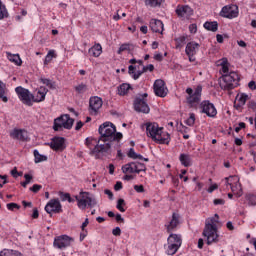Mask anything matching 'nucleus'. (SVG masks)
<instances>
[{"instance_id": "nucleus-1", "label": "nucleus", "mask_w": 256, "mask_h": 256, "mask_svg": "<svg viewBox=\"0 0 256 256\" xmlns=\"http://www.w3.org/2000/svg\"><path fill=\"white\" fill-rule=\"evenodd\" d=\"M98 131L101 138L92 150V155H94L96 159H103V157H109V155H111V143L107 141H121L123 134L117 132L115 124L111 122H105L100 125Z\"/></svg>"}, {"instance_id": "nucleus-2", "label": "nucleus", "mask_w": 256, "mask_h": 256, "mask_svg": "<svg viewBox=\"0 0 256 256\" xmlns=\"http://www.w3.org/2000/svg\"><path fill=\"white\" fill-rule=\"evenodd\" d=\"M145 125L147 137H151L153 141L160 145H169L171 136L169 133L163 132V128L159 127V124L155 122H148Z\"/></svg>"}, {"instance_id": "nucleus-3", "label": "nucleus", "mask_w": 256, "mask_h": 256, "mask_svg": "<svg viewBox=\"0 0 256 256\" xmlns=\"http://www.w3.org/2000/svg\"><path fill=\"white\" fill-rule=\"evenodd\" d=\"M217 223H219V214L208 218L203 230V237H206L207 245L219 242V234H217Z\"/></svg>"}, {"instance_id": "nucleus-4", "label": "nucleus", "mask_w": 256, "mask_h": 256, "mask_svg": "<svg viewBox=\"0 0 256 256\" xmlns=\"http://www.w3.org/2000/svg\"><path fill=\"white\" fill-rule=\"evenodd\" d=\"M239 74L237 72H230L229 74H224L220 78V87L224 91H231L238 87L239 85Z\"/></svg>"}, {"instance_id": "nucleus-5", "label": "nucleus", "mask_w": 256, "mask_h": 256, "mask_svg": "<svg viewBox=\"0 0 256 256\" xmlns=\"http://www.w3.org/2000/svg\"><path fill=\"white\" fill-rule=\"evenodd\" d=\"M75 199L77 201L78 207L85 211V209L88 207L92 209V207H95L97 205V199L91 195L89 192H80L79 196H75Z\"/></svg>"}, {"instance_id": "nucleus-6", "label": "nucleus", "mask_w": 256, "mask_h": 256, "mask_svg": "<svg viewBox=\"0 0 256 256\" xmlns=\"http://www.w3.org/2000/svg\"><path fill=\"white\" fill-rule=\"evenodd\" d=\"M75 120L69 116V114L61 115L54 120V131H63L64 129H71Z\"/></svg>"}, {"instance_id": "nucleus-7", "label": "nucleus", "mask_w": 256, "mask_h": 256, "mask_svg": "<svg viewBox=\"0 0 256 256\" xmlns=\"http://www.w3.org/2000/svg\"><path fill=\"white\" fill-rule=\"evenodd\" d=\"M16 94L18 95V98L24 105H28V107H31L33 105V100L35 99V96L31 94V92L23 88L21 86H18L15 88Z\"/></svg>"}, {"instance_id": "nucleus-8", "label": "nucleus", "mask_w": 256, "mask_h": 256, "mask_svg": "<svg viewBox=\"0 0 256 256\" xmlns=\"http://www.w3.org/2000/svg\"><path fill=\"white\" fill-rule=\"evenodd\" d=\"M147 93L139 94L134 101V109L138 113H149V105L147 104Z\"/></svg>"}, {"instance_id": "nucleus-9", "label": "nucleus", "mask_w": 256, "mask_h": 256, "mask_svg": "<svg viewBox=\"0 0 256 256\" xmlns=\"http://www.w3.org/2000/svg\"><path fill=\"white\" fill-rule=\"evenodd\" d=\"M73 241H75V239L67 235L58 236L54 239V247H56V249H65L66 247H70Z\"/></svg>"}, {"instance_id": "nucleus-10", "label": "nucleus", "mask_w": 256, "mask_h": 256, "mask_svg": "<svg viewBox=\"0 0 256 256\" xmlns=\"http://www.w3.org/2000/svg\"><path fill=\"white\" fill-rule=\"evenodd\" d=\"M202 86H197L193 95L187 97V103L190 107L197 109L199 101H201Z\"/></svg>"}, {"instance_id": "nucleus-11", "label": "nucleus", "mask_w": 256, "mask_h": 256, "mask_svg": "<svg viewBox=\"0 0 256 256\" xmlns=\"http://www.w3.org/2000/svg\"><path fill=\"white\" fill-rule=\"evenodd\" d=\"M45 211L49 215H51V213H62L63 209L61 206V202H59V199L50 200L45 206Z\"/></svg>"}, {"instance_id": "nucleus-12", "label": "nucleus", "mask_w": 256, "mask_h": 256, "mask_svg": "<svg viewBox=\"0 0 256 256\" xmlns=\"http://www.w3.org/2000/svg\"><path fill=\"white\" fill-rule=\"evenodd\" d=\"M169 90L165 87V81L158 79L154 82V93L157 97H167Z\"/></svg>"}, {"instance_id": "nucleus-13", "label": "nucleus", "mask_w": 256, "mask_h": 256, "mask_svg": "<svg viewBox=\"0 0 256 256\" xmlns=\"http://www.w3.org/2000/svg\"><path fill=\"white\" fill-rule=\"evenodd\" d=\"M237 6H224L220 12V17H225L226 19H234L239 15V11H237Z\"/></svg>"}, {"instance_id": "nucleus-14", "label": "nucleus", "mask_w": 256, "mask_h": 256, "mask_svg": "<svg viewBox=\"0 0 256 256\" xmlns=\"http://www.w3.org/2000/svg\"><path fill=\"white\" fill-rule=\"evenodd\" d=\"M200 108L201 111L208 117H215V115H217V109H215V105L207 100L201 102Z\"/></svg>"}, {"instance_id": "nucleus-15", "label": "nucleus", "mask_w": 256, "mask_h": 256, "mask_svg": "<svg viewBox=\"0 0 256 256\" xmlns=\"http://www.w3.org/2000/svg\"><path fill=\"white\" fill-rule=\"evenodd\" d=\"M10 137L16 141H29V133L23 129H13L10 132Z\"/></svg>"}, {"instance_id": "nucleus-16", "label": "nucleus", "mask_w": 256, "mask_h": 256, "mask_svg": "<svg viewBox=\"0 0 256 256\" xmlns=\"http://www.w3.org/2000/svg\"><path fill=\"white\" fill-rule=\"evenodd\" d=\"M176 14L183 19H189L193 15V10L189 5H179L176 8Z\"/></svg>"}, {"instance_id": "nucleus-17", "label": "nucleus", "mask_w": 256, "mask_h": 256, "mask_svg": "<svg viewBox=\"0 0 256 256\" xmlns=\"http://www.w3.org/2000/svg\"><path fill=\"white\" fill-rule=\"evenodd\" d=\"M50 148L54 151H63L65 149V138L55 137L49 144Z\"/></svg>"}, {"instance_id": "nucleus-18", "label": "nucleus", "mask_w": 256, "mask_h": 256, "mask_svg": "<svg viewBox=\"0 0 256 256\" xmlns=\"http://www.w3.org/2000/svg\"><path fill=\"white\" fill-rule=\"evenodd\" d=\"M90 109L91 113H97L101 107H103V100H101L99 97L94 96L90 98Z\"/></svg>"}, {"instance_id": "nucleus-19", "label": "nucleus", "mask_w": 256, "mask_h": 256, "mask_svg": "<svg viewBox=\"0 0 256 256\" xmlns=\"http://www.w3.org/2000/svg\"><path fill=\"white\" fill-rule=\"evenodd\" d=\"M150 29L153 31V33H161L163 34V22L161 20L157 19H151L150 20Z\"/></svg>"}, {"instance_id": "nucleus-20", "label": "nucleus", "mask_w": 256, "mask_h": 256, "mask_svg": "<svg viewBox=\"0 0 256 256\" xmlns=\"http://www.w3.org/2000/svg\"><path fill=\"white\" fill-rule=\"evenodd\" d=\"M179 226V214L173 213L172 219L170 220L169 224L166 225L167 232L171 233V231H175Z\"/></svg>"}, {"instance_id": "nucleus-21", "label": "nucleus", "mask_w": 256, "mask_h": 256, "mask_svg": "<svg viewBox=\"0 0 256 256\" xmlns=\"http://www.w3.org/2000/svg\"><path fill=\"white\" fill-rule=\"evenodd\" d=\"M47 93H49V90L45 87H40L39 90L37 91L36 96L34 97V99H32V101H34L35 103H41V101H45V97L47 95Z\"/></svg>"}, {"instance_id": "nucleus-22", "label": "nucleus", "mask_w": 256, "mask_h": 256, "mask_svg": "<svg viewBox=\"0 0 256 256\" xmlns=\"http://www.w3.org/2000/svg\"><path fill=\"white\" fill-rule=\"evenodd\" d=\"M197 49H199V43L189 42L186 45V55H188V57H191V55H195V53H197Z\"/></svg>"}, {"instance_id": "nucleus-23", "label": "nucleus", "mask_w": 256, "mask_h": 256, "mask_svg": "<svg viewBox=\"0 0 256 256\" xmlns=\"http://www.w3.org/2000/svg\"><path fill=\"white\" fill-rule=\"evenodd\" d=\"M7 59L11 61V63H14V65H17L18 67H21L23 65V61L21 60V57L19 54H12L10 52H6Z\"/></svg>"}, {"instance_id": "nucleus-24", "label": "nucleus", "mask_w": 256, "mask_h": 256, "mask_svg": "<svg viewBox=\"0 0 256 256\" xmlns=\"http://www.w3.org/2000/svg\"><path fill=\"white\" fill-rule=\"evenodd\" d=\"M167 243H170L172 245H178V247H181V236L177 234H170L167 239Z\"/></svg>"}, {"instance_id": "nucleus-25", "label": "nucleus", "mask_w": 256, "mask_h": 256, "mask_svg": "<svg viewBox=\"0 0 256 256\" xmlns=\"http://www.w3.org/2000/svg\"><path fill=\"white\" fill-rule=\"evenodd\" d=\"M88 53L92 55V57H99V55L103 53V48L101 47V44H95L88 50Z\"/></svg>"}, {"instance_id": "nucleus-26", "label": "nucleus", "mask_w": 256, "mask_h": 256, "mask_svg": "<svg viewBox=\"0 0 256 256\" xmlns=\"http://www.w3.org/2000/svg\"><path fill=\"white\" fill-rule=\"evenodd\" d=\"M135 69H137V67L130 65L128 67V73L129 75H132L133 79L137 80L143 73H145V71H143L142 68V70H138L137 72H135Z\"/></svg>"}, {"instance_id": "nucleus-27", "label": "nucleus", "mask_w": 256, "mask_h": 256, "mask_svg": "<svg viewBox=\"0 0 256 256\" xmlns=\"http://www.w3.org/2000/svg\"><path fill=\"white\" fill-rule=\"evenodd\" d=\"M180 163L184 165V167H191V155L189 154H180Z\"/></svg>"}, {"instance_id": "nucleus-28", "label": "nucleus", "mask_w": 256, "mask_h": 256, "mask_svg": "<svg viewBox=\"0 0 256 256\" xmlns=\"http://www.w3.org/2000/svg\"><path fill=\"white\" fill-rule=\"evenodd\" d=\"M247 99H249V96L247 94H240L236 96L235 103L237 104L238 107H243V105L247 103Z\"/></svg>"}, {"instance_id": "nucleus-29", "label": "nucleus", "mask_w": 256, "mask_h": 256, "mask_svg": "<svg viewBox=\"0 0 256 256\" xmlns=\"http://www.w3.org/2000/svg\"><path fill=\"white\" fill-rule=\"evenodd\" d=\"M122 172L127 174V173H136V168H135V162H130L128 164H125L122 166Z\"/></svg>"}, {"instance_id": "nucleus-30", "label": "nucleus", "mask_w": 256, "mask_h": 256, "mask_svg": "<svg viewBox=\"0 0 256 256\" xmlns=\"http://www.w3.org/2000/svg\"><path fill=\"white\" fill-rule=\"evenodd\" d=\"M179 245L171 244L170 242L167 243L166 253L167 255H175L177 251H179Z\"/></svg>"}, {"instance_id": "nucleus-31", "label": "nucleus", "mask_w": 256, "mask_h": 256, "mask_svg": "<svg viewBox=\"0 0 256 256\" xmlns=\"http://www.w3.org/2000/svg\"><path fill=\"white\" fill-rule=\"evenodd\" d=\"M0 256H22L17 250L4 249L0 252Z\"/></svg>"}, {"instance_id": "nucleus-32", "label": "nucleus", "mask_w": 256, "mask_h": 256, "mask_svg": "<svg viewBox=\"0 0 256 256\" xmlns=\"http://www.w3.org/2000/svg\"><path fill=\"white\" fill-rule=\"evenodd\" d=\"M40 83H43V85H46L48 89H57V84H55V82H53L50 79L40 78Z\"/></svg>"}, {"instance_id": "nucleus-33", "label": "nucleus", "mask_w": 256, "mask_h": 256, "mask_svg": "<svg viewBox=\"0 0 256 256\" xmlns=\"http://www.w3.org/2000/svg\"><path fill=\"white\" fill-rule=\"evenodd\" d=\"M6 89L7 86L5 85V83H3V81L0 80V99H2L4 103H7V101H9L7 96H5Z\"/></svg>"}, {"instance_id": "nucleus-34", "label": "nucleus", "mask_w": 256, "mask_h": 256, "mask_svg": "<svg viewBox=\"0 0 256 256\" xmlns=\"http://www.w3.org/2000/svg\"><path fill=\"white\" fill-rule=\"evenodd\" d=\"M219 27V24H217V22H205L204 23V28L207 29V31H212L213 33H215V31H217Z\"/></svg>"}, {"instance_id": "nucleus-35", "label": "nucleus", "mask_w": 256, "mask_h": 256, "mask_svg": "<svg viewBox=\"0 0 256 256\" xmlns=\"http://www.w3.org/2000/svg\"><path fill=\"white\" fill-rule=\"evenodd\" d=\"M218 65L222 67V75H229V67H227V58H223L222 60H220Z\"/></svg>"}, {"instance_id": "nucleus-36", "label": "nucleus", "mask_w": 256, "mask_h": 256, "mask_svg": "<svg viewBox=\"0 0 256 256\" xmlns=\"http://www.w3.org/2000/svg\"><path fill=\"white\" fill-rule=\"evenodd\" d=\"M131 89V85L129 84H122L118 87V95H127L129 90Z\"/></svg>"}, {"instance_id": "nucleus-37", "label": "nucleus", "mask_w": 256, "mask_h": 256, "mask_svg": "<svg viewBox=\"0 0 256 256\" xmlns=\"http://www.w3.org/2000/svg\"><path fill=\"white\" fill-rule=\"evenodd\" d=\"M76 93H78L79 95H83V93H87V91L89 90V88L87 87L86 84H78L77 86L74 87Z\"/></svg>"}, {"instance_id": "nucleus-38", "label": "nucleus", "mask_w": 256, "mask_h": 256, "mask_svg": "<svg viewBox=\"0 0 256 256\" xmlns=\"http://www.w3.org/2000/svg\"><path fill=\"white\" fill-rule=\"evenodd\" d=\"M56 57H57V54H55V50H49L44 60V65H48V63H51V61Z\"/></svg>"}, {"instance_id": "nucleus-39", "label": "nucleus", "mask_w": 256, "mask_h": 256, "mask_svg": "<svg viewBox=\"0 0 256 256\" xmlns=\"http://www.w3.org/2000/svg\"><path fill=\"white\" fill-rule=\"evenodd\" d=\"M35 163H41L43 161H47V156L39 153L38 150H34Z\"/></svg>"}, {"instance_id": "nucleus-40", "label": "nucleus", "mask_w": 256, "mask_h": 256, "mask_svg": "<svg viewBox=\"0 0 256 256\" xmlns=\"http://www.w3.org/2000/svg\"><path fill=\"white\" fill-rule=\"evenodd\" d=\"M185 41H187V36H180L178 38H175L176 49H179V47H183L185 45Z\"/></svg>"}, {"instance_id": "nucleus-41", "label": "nucleus", "mask_w": 256, "mask_h": 256, "mask_svg": "<svg viewBox=\"0 0 256 256\" xmlns=\"http://www.w3.org/2000/svg\"><path fill=\"white\" fill-rule=\"evenodd\" d=\"M59 196L61 201H68V203H73L75 201L73 198H71V194L69 193L60 192Z\"/></svg>"}, {"instance_id": "nucleus-42", "label": "nucleus", "mask_w": 256, "mask_h": 256, "mask_svg": "<svg viewBox=\"0 0 256 256\" xmlns=\"http://www.w3.org/2000/svg\"><path fill=\"white\" fill-rule=\"evenodd\" d=\"M226 181V185H230L231 187V191L233 193H235V191H241V184L239 183V181L236 182L235 186H232V184L229 182V178H225Z\"/></svg>"}, {"instance_id": "nucleus-43", "label": "nucleus", "mask_w": 256, "mask_h": 256, "mask_svg": "<svg viewBox=\"0 0 256 256\" xmlns=\"http://www.w3.org/2000/svg\"><path fill=\"white\" fill-rule=\"evenodd\" d=\"M5 17H9V13L7 12V8L0 0V19H5Z\"/></svg>"}, {"instance_id": "nucleus-44", "label": "nucleus", "mask_w": 256, "mask_h": 256, "mask_svg": "<svg viewBox=\"0 0 256 256\" xmlns=\"http://www.w3.org/2000/svg\"><path fill=\"white\" fill-rule=\"evenodd\" d=\"M145 3L148 7H159L163 0H146Z\"/></svg>"}, {"instance_id": "nucleus-45", "label": "nucleus", "mask_w": 256, "mask_h": 256, "mask_svg": "<svg viewBox=\"0 0 256 256\" xmlns=\"http://www.w3.org/2000/svg\"><path fill=\"white\" fill-rule=\"evenodd\" d=\"M125 200L123 198H120L117 201V205H116V209H118V211H121V213H125Z\"/></svg>"}, {"instance_id": "nucleus-46", "label": "nucleus", "mask_w": 256, "mask_h": 256, "mask_svg": "<svg viewBox=\"0 0 256 256\" xmlns=\"http://www.w3.org/2000/svg\"><path fill=\"white\" fill-rule=\"evenodd\" d=\"M24 182H21L22 187L26 188L27 185H29V183H31V181H33V176L30 174H25L24 175Z\"/></svg>"}, {"instance_id": "nucleus-47", "label": "nucleus", "mask_w": 256, "mask_h": 256, "mask_svg": "<svg viewBox=\"0 0 256 256\" xmlns=\"http://www.w3.org/2000/svg\"><path fill=\"white\" fill-rule=\"evenodd\" d=\"M135 169L136 173H141V171H147V167H145V164L135 162Z\"/></svg>"}, {"instance_id": "nucleus-48", "label": "nucleus", "mask_w": 256, "mask_h": 256, "mask_svg": "<svg viewBox=\"0 0 256 256\" xmlns=\"http://www.w3.org/2000/svg\"><path fill=\"white\" fill-rule=\"evenodd\" d=\"M186 124L189 125V127H192V125H195V114L191 113L189 118L186 120Z\"/></svg>"}, {"instance_id": "nucleus-49", "label": "nucleus", "mask_w": 256, "mask_h": 256, "mask_svg": "<svg viewBox=\"0 0 256 256\" xmlns=\"http://www.w3.org/2000/svg\"><path fill=\"white\" fill-rule=\"evenodd\" d=\"M43 189V186L39 184H34L32 187L29 188V191H32V193H39Z\"/></svg>"}, {"instance_id": "nucleus-50", "label": "nucleus", "mask_w": 256, "mask_h": 256, "mask_svg": "<svg viewBox=\"0 0 256 256\" xmlns=\"http://www.w3.org/2000/svg\"><path fill=\"white\" fill-rule=\"evenodd\" d=\"M7 209H9V211H14L15 209H21V206L17 203H9L7 204Z\"/></svg>"}, {"instance_id": "nucleus-51", "label": "nucleus", "mask_w": 256, "mask_h": 256, "mask_svg": "<svg viewBox=\"0 0 256 256\" xmlns=\"http://www.w3.org/2000/svg\"><path fill=\"white\" fill-rule=\"evenodd\" d=\"M128 157H130V159H137V153L133 148H130L128 152Z\"/></svg>"}, {"instance_id": "nucleus-52", "label": "nucleus", "mask_w": 256, "mask_h": 256, "mask_svg": "<svg viewBox=\"0 0 256 256\" xmlns=\"http://www.w3.org/2000/svg\"><path fill=\"white\" fill-rule=\"evenodd\" d=\"M134 190L137 193H145V188L143 187V185H135L134 186Z\"/></svg>"}, {"instance_id": "nucleus-53", "label": "nucleus", "mask_w": 256, "mask_h": 256, "mask_svg": "<svg viewBox=\"0 0 256 256\" xmlns=\"http://www.w3.org/2000/svg\"><path fill=\"white\" fill-rule=\"evenodd\" d=\"M155 70V66L153 64H149L148 66H143V71L147 73V71L153 72Z\"/></svg>"}, {"instance_id": "nucleus-54", "label": "nucleus", "mask_w": 256, "mask_h": 256, "mask_svg": "<svg viewBox=\"0 0 256 256\" xmlns=\"http://www.w3.org/2000/svg\"><path fill=\"white\" fill-rule=\"evenodd\" d=\"M127 49H129V45L127 44H122L118 50V55H121L123 53V51H127Z\"/></svg>"}, {"instance_id": "nucleus-55", "label": "nucleus", "mask_w": 256, "mask_h": 256, "mask_svg": "<svg viewBox=\"0 0 256 256\" xmlns=\"http://www.w3.org/2000/svg\"><path fill=\"white\" fill-rule=\"evenodd\" d=\"M112 234L115 236V237H119L121 235V228L119 227H116L112 230Z\"/></svg>"}, {"instance_id": "nucleus-56", "label": "nucleus", "mask_w": 256, "mask_h": 256, "mask_svg": "<svg viewBox=\"0 0 256 256\" xmlns=\"http://www.w3.org/2000/svg\"><path fill=\"white\" fill-rule=\"evenodd\" d=\"M241 129H245V122H240L238 127L235 128L236 133H239Z\"/></svg>"}, {"instance_id": "nucleus-57", "label": "nucleus", "mask_w": 256, "mask_h": 256, "mask_svg": "<svg viewBox=\"0 0 256 256\" xmlns=\"http://www.w3.org/2000/svg\"><path fill=\"white\" fill-rule=\"evenodd\" d=\"M190 33H197V24H191L189 26Z\"/></svg>"}, {"instance_id": "nucleus-58", "label": "nucleus", "mask_w": 256, "mask_h": 256, "mask_svg": "<svg viewBox=\"0 0 256 256\" xmlns=\"http://www.w3.org/2000/svg\"><path fill=\"white\" fill-rule=\"evenodd\" d=\"M114 189H115V191H121V189H123V183L116 182Z\"/></svg>"}, {"instance_id": "nucleus-59", "label": "nucleus", "mask_w": 256, "mask_h": 256, "mask_svg": "<svg viewBox=\"0 0 256 256\" xmlns=\"http://www.w3.org/2000/svg\"><path fill=\"white\" fill-rule=\"evenodd\" d=\"M247 199H249L252 202V205H255L256 196L253 194H248Z\"/></svg>"}, {"instance_id": "nucleus-60", "label": "nucleus", "mask_w": 256, "mask_h": 256, "mask_svg": "<svg viewBox=\"0 0 256 256\" xmlns=\"http://www.w3.org/2000/svg\"><path fill=\"white\" fill-rule=\"evenodd\" d=\"M214 205H225V200L223 199H214Z\"/></svg>"}, {"instance_id": "nucleus-61", "label": "nucleus", "mask_w": 256, "mask_h": 256, "mask_svg": "<svg viewBox=\"0 0 256 256\" xmlns=\"http://www.w3.org/2000/svg\"><path fill=\"white\" fill-rule=\"evenodd\" d=\"M248 87H249V89H251L252 91H255V89H256V83H255V81H250V82L248 83Z\"/></svg>"}, {"instance_id": "nucleus-62", "label": "nucleus", "mask_w": 256, "mask_h": 256, "mask_svg": "<svg viewBox=\"0 0 256 256\" xmlns=\"http://www.w3.org/2000/svg\"><path fill=\"white\" fill-rule=\"evenodd\" d=\"M32 217H33V219H38L39 218V210L37 208L33 209Z\"/></svg>"}, {"instance_id": "nucleus-63", "label": "nucleus", "mask_w": 256, "mask_h": 256, "mask_svg": "<svg viewBox=\"0 0 256 256\" xmlns=\"http://www.w3.org/2000/svg\"><path fill=\"white\" fill-rule=\"evenodd\" d=\"M218 185L214 184L208 188V193H213L216 189H218Z\"/></svg>"}, {"instance_id": "nucleus-64", "label": "nucleus", "mask_w": 256, "mask_h": 256, "mask_svg": "<svg viewBox=\"0 0 256 256\" xmlns=\"http://www.w3.org/2000/svg\"><path fill=\"white\" fill-rule=\"evenodd\" d=\"M155 61H163V54L158 53L154 55Z\"/></svg>"}]
</instances>
